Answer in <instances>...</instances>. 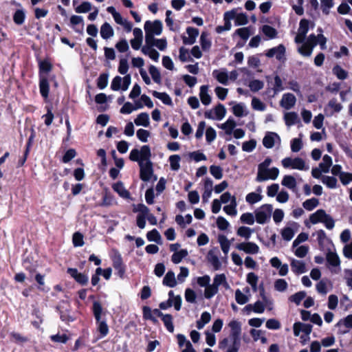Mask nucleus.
<instances>
[{"label":"nucleus","mask_w":352,"mask_h":352,"mask_svg":"<svg viewBox=\"0 0 352 352\" xmlns=\"http://www.w3.org/2000/svg\"><path fill=\"white\" fill-rule=\"evenodd\" d=\"M262 32L270 38H275L277 34L276 29L268 25H265L262 27Z\"/></svg>","instance_id":"c03bdc74"},{"label":"nucleus","mask_w":352,"mask_h":352,"mask_svg":"<svg viewBox=\"0 0 352 352\" xmlns=\"http://www.w3.org/2000/svg\"><path fill=\"white\" fill-rule=\"evenodd\" d=\"M280 136L274 132H267L263 140V144L267 148H272L276 144H280Z\"/></svg>","instance_id":"0eeeda50"},{"label":"nucleus","mask_w":352,"mask_h":352,"mask_svg":"<svg viewBox=\"0 0 352 352\" xmlns=\"http://www.w3.org/2000/svg\"><path fill=\"white\" fill-rule=\"evenodd\" d=\"M91 10V4L88 1L82 2L75 10L77 13H85Z\"/></svg>","instance_id":"338daca9"},{"label":"nucleus","mask_w":352,"mask_h":352,"mask_svg":"<svg viewBox=\"0 0 352 352\" xmlns=\"http://www.w3.org/2000/svg\"><path fill=\"white\" fill-rule=\"evenodd\" d=\"M149 73L153 78V80L157 82L160 83L161 82V74L158 69L153 66L151 65L148 69Z\"/></svg>","instance_id":"49530a36"},{"label":"nucleus","mask_w":352,"mask_h":352,"mask_svg":"<svg viewBox=\"0 0 352 352\" xmlns=\"http://www.w3.org/2000/svg\"><path fill=\"white\" fill-rule=\"evenodd\" d=\"M144 30L146 32L153 35H160L162 30V23L159 20H155L153 22L147 21L144 24Z\"/></svg>","instance_id":"1a4fd4ad"},{"label":"nucleus","mask_w":352,"mask_h":352,"mask_svg":"<svg viewBox=\"0 0 352 352\" xmlns=\"http://www.w3.org/2000/svg\"><path fill=\"white\" fill-rule=\"evenodd\" d=\"M67 273L75 279V280L82 285H85L88 283V276L84 274L78 272L76 268H68Z\"/></svg>","instance_id":"4468645a"},{"label":"nucleus","mask_w":352,"mask_h":352,"mask_svg":"<svg viewBox=\"0 0 352 352\" xmlns=\"http://www.w3.org/2000/svg\"><path fill=\"white\" fill-rule=\"evenodd\" d=\"M235 34L239 35L243 40L246 41L251 35L250 28L249 27L239 28L235 31Z\"/></svg>","instance_id":"de8ad7c7"},{"label":"nucleus","mask_w":352,"mask_h":352,"mask_svg":"<svg viewBox=\"0 0 352 352\" xmlns=\"http://www.w3.org/2000/svg\"><path fill=\"white\" fill-rule=\"evenodd\" d=\"M230 328V336L232 339V344H240V336L241 333V325L237 320H232L228 324Z\"/></svg>","instance_id":"39448f33"},{"label":"nucleus","mask_w":352,"mask_h":352,"mask_svg":"<svg viewBox=\"0 0 352 352\" xmlns=\"http://www.w3.org/2000/svg\"><path fill=\"white\" fill-rule=\"evenodd\" d=\"M218 241L220 244V246H221V248L223 252L226 255H227L230 250V247L231 245L230 241L224 235H219Z\"/></svg>","instance_id":"c85d7f7f"},{"label":"nucleus","mask_w":352,"mask_h":352,"mask_svg":"<svg viewBox=\"0 0 352 352\" xmlns=\"http://www.w3.org/2000/svg\"><path fill=\"white\" fill-rule=\"evenodd\" d=\"M332 164L333 161L331 157L328 155H324L322 157V162L319 164V167L322 169V173H327L329 172Z\"/></svg>","instance_id":"393cba45"},{"label":"nucleus","mask_w":352,"mask_h":352,"mask_svg":"<svg viewBox=\"0 0 352 352\" xmlns=\"http://www.w3.org/2000/svg\"><path fill=\"white\" fill-rule=\"evenodd\" d=\"M151 156V149L148 145H144L140 150L134 148L131 150L129 159L133 162H138L140 168V178L148 182L153 175V164L150 160Z\"/></svg>","instance_id":"f257e3e1"},{"label":"nucleus","mask_w":352,"mask_h":352,"mask_svg":"<svg viewBox=\"0 0 352 352\" xmlns=\"http://www.w3.org/2000/svg\"><path fill=\"white\" fill-rule=\"evenodd\" d=\"M133 211L140 212L138 216H143L145 217H146L150 213V210H149L148 208L142 204H138L134 208Z\"/></svg>","instance_id":"603ef678"},{"label":"nucleus","mask_w":352,"mask_h":352,"mask_svg":"<svg viewBox=\"0 0 352 352\" xmlns=\"http://www.w3.org/2000/svg\"><path fill=\"white\" fill-rule=\"evenodd\" d=\"M285 47L283 45L280 44L277 47L270 49L265 54L268 58L274 56L278 60L285 59Z\"/></svg>","instance_id":"9b49d317"},{"label":"nucleus","mask_w":352,"mask_h":352,"mask_svg":"<svg viewBox=\"0 0 352 352\" xmlns=\"http://www.w3.org/2000/svg\"><path fill=\"white\" fill-rule=\"evenodd\" d=\"M152 94L154 97L161 100L164 104L167 105L172 104V100L166 93H161L157 91H153Z\"/></svg>","instance_id":"7c9ffc66"},{"label":"nucleus","mask_w":352,"mask_h":352,"mask_svg":"<svg viewBox=\"0 0 352 352\" xmlns=\"http://www.w3.org/2000/svg\"><path fill=\"white\" fill-rule=\"evenodd\" d=\"M212 76L224 85L228 84L229 76L226 69H215L212 72Z\"/></svg>","instance_id":"2eb2a0df"},{"label":"nucleus","mask_w":352,"mask_h":352,"mask_svg":"<svg viewBox=\"0 0 352 352\" xmlns=\"http://www.w3.org/2000/svg\"><path fill=\"white\" fill-rule=\"evenodd\" d=\"M294 231L290 227H286L283 228L281 231V236L283 239L285 241H290L294 236Z\"/></svg>","instance_id":"8fccbe9b"},{"label":"nucleus","mask_w":352,"mask_h":352,"mask_svg":"<svg viewBox=\"0 0 352 352\" xmlns=\"http://www.w3.org/2000/svg\"><path fill=\"white\" fill-rule=\"evenodd\" d=\"M226 113V110L225 107L219 104L214 110H211L210 111H206L205 113V117L206 118L212 119V120H221L223 118Z\"/></svg>","instance_id":"6e6552de"},{"label":"nucleus","mask_w":352,"mask_h":352,"mask_svg":"<svg viewBox=\"0 0 352 352\" xmlns=\"http://www.w3.org/2000/svg\"><path fill=\"white\" fill-rule=\"evenodd\" d=\"M325 214L326 212L324 210H318L316 212L310 215L309 220L313 224H316L319 222L322 223L323 218L325 217Z\"/></svg>","instance_id":"cd10ccee"},{"label":"nucleus","mask_w":352,"mask_h":352,"mask_svg":"<svg viewBox=\"0 0 352 352\" xmlns=\"http://www.w3.org/2000/svg\"><path fill=\"white\" fill-rule=\"evenodd\" d=\"M302 147V142L300 138H294L291 142V150L294 152H298Z\"/></svg>","instance_id":"69168bd1"},{"label":"nucleus","mask_w":352,"mask_h":352,"mask_svg":"<svg viewBox=\"0 0 352 352\" xmlns=\"http://www.w3.org/2000/svg\"><path fill=\"white\" fill-rule=\"evenodd\" d=\"M134 123L137 126H143L147 127L150 124L149 116L147 113H141L134 120Z\"/></svg>","instance_id":"4be33fe9"},{"label":"nucleus","mask_w":352,"mask_h":352,"mask_svg":"<svg viewBox=\"0 0 352 352\" xmlns=\"http://www.w3.org/2000/svg\"><path fill=\"white\" fill-rule=\"evenodd\" d=\"M273 207L271 204H264L255 211V219L258 223H267L272 216Z\"/></svg>","instance_id":"7ed1b4c3"},{"label":"nucleus","mask_w":352,"mask_h":352,"mask_svg":"<svg viewBox=\"0 0 352 352\" xmlns=\"http://www.w3.org/2000/svg\"><path fill=\"white\" fill-rule=\"evenodd\" d=\"M296 98L292 94L287 93L283 95L282 99L280 101V105L289 110L292 109L296 104Z\"/></svg>","instance_id":"ddd939ff"},{"label":"nucleus","mask_w":352,"mask_h":352,"mask_svg":"<svg viewBox=\"0 0 352 352\" xmlns=\"http://www.w3.org/2000/svg\"><path fill=\"white\" fill-rule=\"evenodd\" d=\"M235 126V121L232 119H228L225 123L221 124V128L225 130L227 134L230 135Z\"/></svg>","instance_id":"ea45409f"},{"label":"nucleus","mask_w":352,"mask_h":352,"mask_svg":"<svg viewBox=\"0 0 352 352\" xmlns=\"http://www.w3.org/2000/svg\"><path fill=\"white\" fill-rule=\"evenodd\" d=\"M218 290V287L213 283L212 285L209 284L205 289L204 296L206 298L210 299L217 294Z\"/></svg>","instance_id":"37998d69"},{"label":"nucleus","mask_w":352,"mask_h":352,"mask_svg":"<svg viewBox=\"0 0 352 352\" xmlns=\"http://www.w3.org/2000/svg\"><path fill=\"white\" fill-rule=\"evenodd\" d=\"M114 34V31L111 25L105 22L100 28V35L102 38L107 40L112 37Z\"/></svg>","instance_id":"aec40b11"},{"label":"nucleus","mask_w":352,"mask_h":352,"mask_svg":"<svg viewBox=\"0 0 352 352\" xmlns=\"http://www.w3.org/2000/svg\"><path fill=\"white\" fill-rule=\"evenodd\" d=\"M283 166L285 168H292L300 170H307L309 166L306 165L304 160L300 157H285L281 161Z\"/></svg>","instance_id":"20e7f679"},{"label":"nucleus","mask_w":352,"mask_h":352,"mask_svg":"<svg viewBox=\"0 0 352 352\" xmlns=\"http://www.w3.org/2000/svg\"><path fill=\"white\" fill-rule=\"evenodd\" d=\"M235 299L237 303L240 305L245 304L248 301V298L240 289L236 290Z\"/></svg>","instance_id":"0e129e2a"},{"label":"nucleus","mask_w":352,"mask_h":352,"mask_svg":"<svg viewBox=\"0 0 352 352\" xmlns=\"http://www.w3.org/2000/svg\"><path fill=\"white\" fill-rule=\"evenodd\" d=\"M274 287L275 290L279 292H283L287 289L288 284L285 279L278 278L275 280Z\"/></svg>","instance_id":"58836bf2"},{"label":"nucleus","mask_w":352,"mask_h":352,"mask_svg":"<svg viewBox=\"0 0 352 352\" xmlns=\"http://www.w3.org/2000/svg\"><path fill=\"white\" fill-rule=\"evenodd\" d=\"M188 36H183V43L185 45H192L199 35V30L196 28L189 27L186 29Z\"/></svg>","instance_id":"dca6fc26"},{"label":"nucleus","mask_w":352,"mask_h":352,"mask_svg":"<svg viewBox=\"0 0 352 352\" xmlns=\"http://www.w3.org/2000/svg\"><path fill=\"white\" fill-rule=\"evenodd\" d=\"M40 91L43 97L47 98L49 94V83L45 78L40 80Z\"/></svg>","instance_id":"e433bc0d"},{"label":"nucleus","mask_w":352,"mask_h":352,"mask_svg":"<svg viewBox=\"0 0 352 352\" xmlns=\"http://www.w3.org/2000/svg\"><path fill=\"white\" fill-rule=\"evenodd\" d=\"M163 284L169 287H174L177 285L175 273L172 271H168L163 279Z\"/></svg>","instance_id":"bb28decb"},{"label":"nucleus","mask_w":352,"mask_h":352,"mask_svg":"<svg viewBox=\"0 0 352 352\" xmlns=\"http://www.w3.org/2000/svg\"><path fill=\"white\" fill-rule=\"evenodd\" d=\"M296 249L294 251V254L298 258H304L308 253L309 247L307 245H301L296 247Z\"/></svg>","instance_id":"052dcab7"},{"label":"nucleus","mask_w":352,"mask_h":352,"mask_svg":"<svg viewBox=\"0 0 352 352\" xmlns=\"http://www.w3.org/2000/svg\"><path fill=\"white\" fill-rule=\"evenodd\" d=\"M181 157L178 155H173L169 157V162L170 168L173 170H177L180 168V162Z\"/></svg>","instance_id":"a19ab883"},{"label":"nucleus","mask_w":352,"mask_h":352,"mask_svg":"<svg viewBox=\"0 0 352 352\" xmlns=\"http://www.w3.org/2000/svg\"><path fill=\"white\" fill-rule=\"evenodd\" d=\"M308 30H309V21L307 19H302L300 21L298 32L302 35L307 36Z\"/></svg>","instance_id":"e2e57ef3"},{"label":"nucleus","mask_w":352,"mask_h":352,"mask_svg":"<svg viewBox=\"0 0 352 352\" xmlns=\"http://www.w3.org/2000/svg\"><path fill=\"white\" fill-rule=\"evenodd\" d=\"M108 74H102L98 78L97 86L99 89H104L108 84Z\"/></svg>","instance_id":"bf43d9fd"},{"label":"nucleus","mask_w":352,"mask_h":352,"mask_svg":"<svg viewBox=\"0 0 352 352\" xmlns=\"http://www.w3.org/2000/svg\"><path fill=\"white\" fill-rule=\"evenodd\" d=\"M187 255L188 251L186 250H181L178 252H175L172 255L171 260L174 263L177 264L180 263L184 258L187 256Z\"/></svg>","instance_id":"f704fd0d"},{"label":"nucleus","mask_w":352,"mask_h":352,"mask_svg":"<svg viewBox=\"0 0 352 352\" xmlns=\"http://www.w3.org/2000/svg\"><path fill=\"white\" fill-rule=\"evenodd\" d=\"M326 260L329 265V267L331 269V271L332 272L336 273L337 271L336 270V268L340 269L341 263L338 254L335 252L329 251L326 254Z\"/></svg>","instance_id":"423d86ee"},{"label":"nucleus","mask_w":352,"mask_h":352,"mask_svg":"<svg viewBox=\"0 0 352 352\" xmlns=\"http://www.w3.org/2000/svg\"><path fill=\"white\" fill-rule=\"evenodd\" d=\"M291 267L292 271L296 274H303L306 272V266L305 263L299 260L296 259H292L291 261Z\"/></svg>","instance_id":"6ab92c4d"},{"label":"nucleus","mask_w":352,"mask_h":352,"mask_svg":"<svg viewBox=\"0 0 352 352\" xmlns=\"http://www.w3.org/2000/svg\"><path fill=\"white\" fill-rule=\"evenodd\" d=\"M319 204V201L316 198L307 199L302 203V206L309 211L314 210Z\"/></svg>","instance_id":"4c0bfd02"},{"label":"nucleus","mask_w":352,"mask_h":352,"mask_svg":"<svg viewBox=\"0 0 352 352\" xmlns=\"http://www.w3.org/2000/svg\"><path fill=\"white\" fill-rule=\"evenodd\" d=\"M255 219V217L252 213L250 212L243 213L240 218V220L242 223L248 225H253L254 223Z\"/></svg>","instance_id":"09e8293b"},{"label":"nucleus","mask_w":352,"mask_h":352,"mask_svg":"<svg viewBox=\"0 0 352 352\" xmlns=\"http://www.w3.org/2000/svg\"><path fill=\"white\" fill-rule=\"evenodd\" d=\"M322 12L327 15L330 9L333 6V0H320Z\"/></svg>","instance_id":"864d4df0"},{"label":"nucleus","mask_w":352,"mask_h":352,"mask_svg":"<svg viewBox=\"0 0 352 352\" xmlns=\"http://www.w3.org/2000/svg\"><path fill=\"white\" fill-rule=\"evenodd\" d=\"M236 200L235 197H233L232 199V202L230 204L225 206L223 207V210L229 215L235 216L237 213L236 211Z\"/></svg>","instance_id":"72a5a7b5"},{"label":"nucleus","mask_w":352,"mask_h":352,"mask_svg":"<svg viewBox=\"0 0 352 352\" xmlns=\"http://www.w3.org/2000/svg\"><path fill=\"white\" fill-rule=\"evenodd\" d=\"M284 120L287 126H291L300 122L298 115L294 111L285 113L284 115Z\"/></svg>","instance_id":"a211bd4d"},{"label":"nucleus","mask_w":352,"mask_h":352,"mask_svg":"<svg viewBox=\"0 0 352 352\" xmlns=\"http://www.w3.org/2000/svg\"><path fill=\"white\" fill-rule=\"evenodd\" d=\"M162 320L164 322V324L166 327L167 330L170 333H173L174 331V326L173 324V318L171 315L165 314L164 316H163Z\"/></svg>","instance_id":"a18cd8bd"},{"label":"nucleus","mask_w":352,"mask_h":352,"mask_svg":"<svg viewBox=\"0 0 352 352\" xmlns=\"http://www.w3.org/2000/svg\"><path fill=\"white\" fill-rule=\"evenodd\" d=\"M281 184L289 189L294 190L296 188L297 182L292 175H285L281 182Z\"/></svg>","instance_id":"b1692460"},{"label":"nucleus","mask_w":352,"mask_h":352,"mask_svg":"<svg viewBox=\"0 0 352 352\" xmlns=\"http://www.w3.org/2000/svg\"><path fill=\"white\" fill-rule=\"evenodd\" d=\"M211 320L210 314L208 311H204L201 314V318L197 322V327L198 329H201L208 324Z\"/></svg>","instance_id":"c756f323"},{"label":"nucleus","mask_w":352,"mask_h":352,"mask_svg":"<svg viewBox=\"0 0 352 352\" xmlns=\"http://www.w3.org/2000/svg\"><path fill=\"white\" fill-rule=\"evenodd\" d=\"M322 182L329 188H336L337 186V179L331 176H322Z\"/></svg>","instance_id":"c9c22d12"},{"label":"nucleus","mask_w":352,"mask_h":352,"mask_svg":"<svg viewBox=\"0 0 352 352\" xmlns=\"http://www.w3.org/2000/svg\"><path fill=\"white\" fill-rule=\"evenodd\" d=\"M113 189L118 193V195L122 198H129L130 194L127 190L124 188L123 184L120 182H117L113 185Z\"/></svg>","instance_id":"a878e982"},{"label":"nucleus","mask_w":352,"mask_h":352,"mask_svg":"<svg viewBox=\"0 0 352 352\" xmlns=\"http://www.w3.org/2000/svg\"><path fill=\"white\" fill-rule=\"evenodd\" d=\"M272 159L267 157L262 163L258 166V172L256 180L258 182H262L268 179L275 180L278 175L279 170L276 167L270 168L272 164Z\"/></svg>","instance_id":"f03ea898"},{"label":"nucleus","mask_w":352,"mask_h":352,"mask_svg":"<svg viewBox=\"0 0 352 352\" xmlns=\"http://www.w3.org/2000/svg\"><path fill=\"white\" fill-rule=\"evenodd\" d=\"M333 74L340 80H345L348 78V72L340 65H336L332 69Z\"/></svg>","instance_id":"2f4dec72"},{"label":"nucleus","mask_w":352,"mask_h":352,"mask_svg":"<svg viewBox=\"0 0 352 352\" xmlns=\"http://www.w3.org/2000/svg\"><path fill=\"white\" fill-rule=\"evenodd\" d=\"M25 17V14L23 10H17L13 16V20L17 25H21L23 23Z\"/></svg>","instance_id":"79ce46f5"},{"label":"nucleus","mask_w":352,"mask_h":352,"mask_svg":"<svg viewBox=\"0 0 352 352\" xmlns=\"http://www.w3.org/2000/svg\"><path fill=\"white\" fill-rule=\"evenodd\" d=\"M312 331V326L309 324L302 322H296L294 324V334L298 336L300 332H303L306 335H309Z\"/></svg>","instance_id":"f3484780"},{"label":"nucleus","mask_w":352,"mask_h":352,"mask_svg":"<svg viewBox=\"0 0 352 352\" xmlns=\"http://www.w3.org/2000/svg\"><path fill=\"white\" fill-rule=\"evenodd\" d=\"M199 97L204 105H208L211 102V97L208 94V86L202 85L200 87Z\"/></svg>","instance_id":"5701e85b"},{"label":"nucleus","mask_w":352,"mask_h":352,"mask_svg":"<svg viewBox=\"0 0 352 352\" xmlns=\"http://www.w3.org/2000/svg\"><path fill=\"white\" fill-rule=\"evenodd\" d=\"M344 278L346 285L352 289V269H346L344 271Z\"/></svg>","instance_id":"774afa93"},{"label":"nucleus","mask_w":352,"mask_h":352,"mask_svg":"<svg viewBox=\"0 0 352 352\" xmlns=\"http://www.w3.org/2000/svg\"><path fill=\"white\" fill-rule=\"evenodd\" d=\"M146 237L150 241H155L157 243H160L161 236L156 229H153L148 232L146 234Z\"/></svg>","instance_id":"3c124183"},{"label":"nucleus","mask_w":352,"mask_h":352,"mask_svg":"<svg viewBox=\"0 0 352 352\" xmlns=\"http://www.w3.org/2000/svg\"><path fill=\"white\" fill-rule=\"evenodd\" d=\"M113 267L118 271L120 277L122 278L125 269L122 263V257L120 254L116 255L113 258Z\"/></svg>","instance_id":"412c9836"},{"label":"nucleus","mask_w":352,"mask_h":352,"mask_svg":"<svg viewBox=\"0 0 352 352\" xmlns=\"http://www.w3.org/2000/svg\"><path fill=\"white\" fill-rule=\"evenodd\" d=\"M237 250L243 251L246 254H256L259 252V247L253 242H243L236 245Z\"/></svg>","instance_id":"9d476101"},{"label":"nucleus","mask_w":352,"mask_h":352,"mask_svg":"<svg viewBox=\"0 0 352 352\" xmlns=\"http://www.w3.org/2000/svg\"><path fill=\"white\" fill-rule=\"evenodd\" d=\"M245 199L249 204H254L260 201L262 199V196L256 192H250L247 195Z\"/></svg>","instance_id":"6e6d98bb"},{"label":"nucleus","mask_w":352,"mask_h":352,"mask_svg":"<svg viewBox=\"0 0 352 352\" xmlns=\"http://www.w3.org/2000/svg\"><path fill=\"white\" fill-rule=\"evenodd\" d=\"M218 252V250L215 248L210 250L207 254V260L212 265L214 270H218L221 267V263L219 259Z\"/></svg>","instance_id":"f8f14e48"},{"label":"nucleus","mask_w":352,"mask_h":352,"mask_svg":"<svg viewBox=\"0 0 352 352\" xmlns=\"http://www.w3.org/2000/svg\"><path fill=\"white\" fill-rule=\"evenodd\" d=\"M210 172L215 179H220L223 177L222 168L220 166L212 165L210 167Z\"/></svg>","instance_id":"4d7b16f0"},{"label":"nucleus","mask_w":352,"mask_h":352,"mask_svg":"<svg viewBox=\"0 0 352 352\" xmlns=\"http://www.w3.org/2000/svg\"><path fill=\"white\" fill-rule=\"evenodd\" d=\"M305 296L306 293L305 292H299L289 297V300L295 302L296 305H299Z\"/></svg>","instance_id":"680f3d73"},{"label":"nucleus","mask_w":352,"mask_h":352,"mask_svg":"<svg viewBox=\"0 0 352 352\" xmlns=\"http://www.w3.org/2000/svg\"><path fill=\"white\" fill-rule=\"evenodd\" d=\"M93 311L96 320L97 322H99L101 319V314L102 311V308L100 302L95 301L93 303Z\"/></svg>","instance_id":"5fc2aeb1"},{"label":"nucleus","mask_w":352,"mask_h":352,"mask_svg":"<svg viewBox=\"0 0 352 352\" xmlns=\"http://www.w3.org/2000/svg\"><path fill=\"white\" fill-rule=\"evenodd\" d=\"M264 83L261 80H254L250 82L249 87L251 91L256 92L263 88Z\"/></svg>","instance_id":"13d9d810"},{"label":"nucleus","mask_w":352,"mask_h":352,"mask_svg":"<svg viewBox=\"0 0 352 352\" xmlns=\"http://www.w3.org/2000/svg\"><path fill=\"white\" fill-rule=\"evenodd\" d=\"M252 233L253 230L246 226H241L238 228L236 231L237 235L243 238H245V239H249Z\"/></svg>","instance_id":"473e14b6"}]
</instances>
